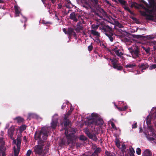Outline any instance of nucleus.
Here are the masks:
<instances>
[{
    "instance_id": "63",
    "label": "nucleus",
    "mask_w": 156,
    "mask_h": 156,
    "mask_svg": "<svg viewBox=\"0 0 156 156\" xmlns=\"http://www.w3.org/2000/svg\"><path fill=\"white\" fill-rule=\"evenodd\" d=\"M66 6L68 8H69L70 7L69 6H68L67 5H66Z\"/></svg>"
},
{
    "instance_id": "36",
    "label": "nucleus",
    "mask_w": 156,
    "mask_h": 156,
    "mask_svg": "<svg viewBox=\"0 0 156 156\" xmlns=\"http://www.w3.org/2000/svg\"><path fill=\"white\" fill-rule=\"evenodd\" d=\"M146 137L148 140L150 141H154V140H155V139L154 138L149 137L148 136H147Z\"/></svg>"
},
{
    "instance_id": "30",
    "label": "nucleus",
    "mask_w": 156,
    "mask_h": 156,
    "mask_svg": "<svg viewBox=\"0 0 156 156\" xmlns=\"http://www.w3.org/2000/svg\"><path fill=\"white\" fill-rule=\"evenodd\" d=\"M136 152L138 155H140L141 154V150L140 148L138 147L136 149Z\"/></svg>"
},
{
    "instance_id": "59",
    "label": "nucleus",
    "mask_w": 156,
    "mask_h": 156,
    "mask_svg": "<svg viewBox=\"0 0 156 156\" xmlns=\"http://www.w3.org/2000/svg\"><path fill=\"white\" fill-rule=\"evenodd\" d=\"M51 1L52 2V3H54L55 1V0H51Z\"/></svg>"
},
{
    "instance_id": "14",
    "label": "nucleus",
    "mask_w": 156,
    "mask_h": 156,
    "mask_svg": "<svg viewBox=\"0 0 156 156\" xmlns=\"http://www.w3.org/2000/svg\"><path fill=\"white\" fill-rule=\"evenodd\" d=\"M147 127L148 129L152 133V136H155L156 134L154 132V129L151 126H150L149 125H147Z\"/></svg>"
},
{
    "instance_id": "55",
    "label": "nucleus",
    "mask_w": 156,
    "mask_h": 156,
    "mask_svg": "<svg viewBox=\"0 0 156 156\" xmlns=\"http://www.w3.org/2000/svg\"><path fill=\"white\" fill-rule=\"evenodd\" d=\"M58 8L59 9H61L62 7V5L60 4H58Z\"/></svg>"
},
{
    "instance_id": "27",
    "label": "nucleus",
    "mask_w": 156,
    "mask_h": 156,
    "mask_svg": "<svg viewBox=\"0 0 156 156\" xmlns=\"http://www.w3.org/2000/svg\"><path fill=\"white\" fill-rule=\"evenodd\" d=\"M142 48H143V49L147 53H149L150 52V48L148 47L147 48H146L144 47H142Z\"/></svg>"
},
{
    "instance_id": "13",
    "label": "nucleus",
    "mask_w": 156,
    "mask_h": 156,
    "mask_svg": "<svg viewBox=\"0 0 156 156\" xmlns=\"http://www.w3.org/2000/svg\"><path fill=\"white\" fill-rule=\"evenodd\" d=\"M15 10V11L16 16H19V14L20 13V10L19 7L17 5L14 6Z\"/></svg>"
},
{
    "instance_id": "56",
    "label": "nucleus",
    "mask_w": 156,
    "mask_h": 156,
    "mask_svg": "<svg viewBox=\"0 0 156 156\" xmlns=\"http://www.w3.org/2000/svg\"><path fill=\"white\" fill-rule=\"evenodd\" d=\"M134 153H133V152H132V153H130V156H134Z\"/></svg>"
},
{
    "instance_id": "20",
    "label": "nucleus",
    "mask_w": 156,
    "mask_h": 156,
    "mask_svg": "<svg viewBox=\"0 0 156 156\" xmlns=\"http://www.w3.org/2000/svg\"><path fill=\"white\" fill-rule=\"evenodd\" d=\"M14 120H16L18 123H21L24 121L23 119L20 117H16L14 119Z\"/></svg>"
},
{
    "instance_id": "62",
    "label": "nucleus",
    "mask_w": 156,
    "mask_h": 156,
    "mask_svg": "<svg viewBox=\"0 0 156 156\" xmlns=\"http://www.w3.org/2000/svg\"><path fill=\"white\" fill-rule=\"evenodd\" d=\"M3 2H4L2 0H0V3H3Z\"/></svg>"
},
{
    "instance_id": "22",
    "label": "nucleus",
    "mask_w": 156,
    "mask_h": 156,
    "mask_svg": "<svg viewBox=\"0 0 156 156\" xmlns=\"http://www.w3.org/2000/svg\"><path fill=\"white\" fill-rule=\"evenodd\" d=\"M136 65L135 64H128L126 65L125 66V67L126 68H133L135 67Z\"/></svg>"
},
{
    "instance_id": "47",
    "label": "nucleus",
    "mask_w": 156,
    "mask_h": 156,
    "mask_svg": "<svg viewBox=\"0 0 156 156\" xmlns=\"http://www.w3.org/2000/svg\"><path fill=\"white\" fill-rule=\"evenodd\" d=\"M69 115H68L66 113L65 115V117L63 119H69L68 118L69 117Z\"/></svg>"
},
{
    "instance_id": "45",
    "label": "nucleus",
    "mask_w": 156,
    "mask_h": 156,
    "mask_svg": "<svg viewBox=\"0 0 156 156\" xmlns=\"http://www.w3.org/2000/svg\"><path fill=\"white\" fill-rule=\"evenodd\" d=\"M129 150L130 153H132V152H133V153H135V151L133 148H129Z\"/></svg>"
},
{
    "instance_id": "60",
    "label": "nucleus",
    "mask_w": 156,
    "mask_h": 156,
    "mask_svg": "<svg viewBox=\"0 0 156 156\" xmlns=\"http://www.w3.org/2000/svg\"><path fill=\"white\" fill-rule=\"evenodd\" d=\"M119 27L120 28H122V26L121 24H119Z\"/></svg>"
},
{
    "instance_id": "61",
    "label": "nucleus",
    "mask_w": 156,
    "mask_h": 156,
    "mask_svg": "<svg viewBox=\"0 0 156 156\" xmlns=\"http://www.w3.org/2000/svg\"><path fill=\"white\" fill-rule=\"evenodd\" d=\"M73 110V108H70V109L69 111H71V112H72Z\"/></svg>"
},
{
    "instance_id": "39",
    "label": "nucleus",
    "mask_w": 156,
    "mask_h": 156,
    "mask_svg": "<svg viewBox=\"0 0 156 156\" xmlns=\"http://www.w3.org/2000/svg\"><path fill=\"white\" fill-rule=\"evenodd\" d=\"M31 152L32 151L31 150H28L27 152V154H26V156H30Z\"/></svg>"
},
{
    "instance_id": "29",
    "label": "nucleus",
    "mask_w": 156,
    "mask_h": 156,
    "mask_svg": "<svg viewBox=\"0 0 156 156\" xmlns=\"http://www.w3.org/2000/svg\"><path fill=\"white\" fill-rule=\"evenodd\" d=\"M5 142L3 140V138L2 137L0 138V145H5Z\"/></svg>"
},
{
    "instance_id": "17",
    "label": "nucleus",
    "mask_w": 156,
    "mask_h": 156,
    "mask_svg": "<svg viewBox=\"0 0 156 156\" xmlns=\"http://www.w3.org/2000/svg\"><path fill=\"white\" fill-rule=\"evenodd\" d=\"M94 152L95 153H96L97 154H99L101 152V148L99 147H96L94 148Z\"/></svg>"
},
{
    "instance_id": "23",
    "label": "nucleus",
    "mask_w": 156,
    "mask_h": 156,
    "mask_svg": "<svg viewBox=\"0 0 156 156\" xmlns=\"http://www.w3.org/2000/svg\"><path fill=\"white\" fill-rule=\"evenodd\" d=\"M114 51L116 55L118 56H120L122 55V52H120L119 50H116L115 49H114Z\"/></svg>"
},
{
    "instance_id": "64",
    "label": "nucleus",
    "mask_w": 156,
    "mask_h": 156,
    "mask_svg": "<svg viewBox=\"0 0 156 156\" xmlns=\"http://www.w3.org/2000/svg\"><path fill=\"white\" fill-rule=\"evenodd\" d=\"M63 107H64V106H62V108H63Z\"/></svg>"
},
{
    "instance_id": "37",
    "label": "nucleus",
    "mask_w": 156,
    "mask_h": 156,
    "mask_svg": "<svg viewBox=\"0 0 156 156\" xmlns=\"http://www.w3.org/2000/svg\"><path fill=\"white\" fill-rule=\"evenodd\" d=\"M156 68V64H154L152 65L151 66H150L149 68V69L150 70H152L153 69H154Z\"/></svg>"
},
{
    "instance_id": "4",
    "label": "nucleus",
    "mask_w": 156,
    "mask_h": 156,
    "mask_svg": "<svg viewBox=\"0 0 156 156\" xmlns=\"http://www.w3.org/2000/svg\"><path fill=\"white\" fill-rule=\"evenodd\" d=\"M65 134L68 139V144H69L71 143L73 140L75 138V134L76 133L75 129L71 127H69L68 129L66 128L65 129Z\"/></svg>"
},
{
    "instance_id": "58",
    "label": "nucleus",
    "mask_w": 156,
    "mask_h": 156,
    "mask_svg": "<svg viewBox=\"0 0 156 156\" xmlns=\"http://www.w3.org/2000/svg\"><path fill=\"white\" fill-rule=\"evenodd\" d=\"M97 40L98 42H99L101 43V41L99 38L97 39Z\"/></svg>"
},
{
    "instance_id": "35",
    "label": "nucleus",
    "mask_w": 156,
    "mask_h": 156,
    "mask_svg": "<svg viewBox=\"0 0 156 156\" xmlns=\"http://www.w3.org/2000/svg\"><path fill=\"white\" fill-rule=\"evenodd\" d=\"M77 28L78 29H81L82 28L81 23L79 22L78 23L77 25Z\"/></svg>"
},
{
    "instance_id": "44",
    "label": "nucleus",
    "mask_w": 156,
    "mask_h": 156,
    "mask_svg": "<svg viewBox=\"0 0 156 156\" xmlns=\"http://www.w3.org/2000/svg\"><path fill=\"white\" fill-rule=\"evenodd\" d=\"M22 16L23 17V19L21 20L22 22H26L27 20L26 18L23 16Z\"/></svg>"
},
{
    "instance_id": "54",
    "label": "nucleus",
    "mask_w": 156,
    "mask_h": 156,
    "mask_svg": "<svg viewBox=\"0 0 156 156\" xmlns=\"http://www.w3.org/2000/svg\"><path fill=\"white\" fill-rule=\"evenodd\" d=\"M23 139L24 140H25L26 141H27V139L26 136H23Z\"/></svg>"
},
{
    "instance_id": "6",
    "label": "nucleus",
    "mask_w": 156,
    "mask_h": 156,
    "mask_svg": "<svg viewBox=\"0 0 156 156\" xmlns=\"http://www.w3.org/2000/svg\"><path fill=\"white\" fill-rule=\"evenodd\" d=\"M144 34L141 35L133 34L132 36L134 38H136L138 39H142L144 41L153 39L155 37L154 35H151L146 36H144Z\"/></svg>"
},
{
    "instance_id": "41",
    "label": "nucleus",
    "mask_w": 156,
    "mask_h": 156,
    "mask_svg": "<svg viewBox=\"0 0 156 156\" xmlns=\"http://www.w3.org/2000/svg\"><path fill=\"white\" fill-rule=\"evenodd\" d=\"M93 48V47L91 45V44L88 47V49L89 51H91L92 50Z\"/></svg>"
},
{
    "instance_id": "21",
    "label": "nucleus",
    "mask_w": 156,
    "mask_h": 156,
    "mask_svg": "<svg viewBox=\"0 0 156 156\" xmlns=\"http://www.w3.org/2000/svg\"><path fill=\"white\" fill-rule=\"evenodd\" d=\"M96 30H91V34L94 36H96L98 37H100V34L98 32L95 31Z\"/></svg>"
},
{
    "instance_id": "52",
    "label": "nucleus",
    "mask_w": 156,
    "mask_h": 156,
    "mask_svg": "<svg viewBox=\"0 0 156 156\" xmlns=\"http://www.w3.org/2000/svg\"><path fill=\"white\" fill-rule=\"evenodd\" d=\"M2 153V156H5V151L1 152Z\"/></svg>"
},
{
    "instance_id": "9",
    "label": "nucleus",
    "mask_w": 156,
    "mask_h": 156,
    "mask_svg": "<svg viewBox=\"0 0 156 156\" xmlns=\"http://www.w3.org/2000/svg\"><path fill=\"white\" fill-rule=\"evenodd\" d=\"M74 30H63L64 32L69 35V38L70 39L71 37L73 35L74 37H76V33L73 31Z\"/></svg>"
},
{
    "instance_id": "12",
    "label": "nucleus",
    "mask_w": 156,
    "mask_h": 156,
    "mask_svg": "<svg viewBox=\"0 0 156 156\" xmlns=\"http://www.w3.org/2000/svg\"><path fill=\"white\" fill-rule=\"evenodd\" d=\"M149 66L147 63H142L141 65L139 66L140 68L141 69L142 71L143 72V70H145L147 68H148Z\"/></svg>"
},
{
    "instance_id": "19",
    "label": "nucleus",
    "mask_w": 156,
    "mask_h": 156,
    "mask_svg": "<svg viewBox=\"0 0 156 156\" xmlns=\"http://www.w3.org/2000/svg\"><path fill=\"white\" fill-rule=\"evenodd\" d=\"M107 59L109 60L111 62L112 65L116 63H118V61L115 58L113 59L111 58H107Z\"/></svg>"
},
{
    "instance_id": "38",
    "label": "nucleus",
    "mask_w": 156,
    "mask_h": 156,
    "mask_svg": "<svg viewBox=\"0 0 156 156\" xmlns=\"http://www.w3.org/2000/svg\"><path fill=\"white\" fill-rule=\"evenodd\" d=\"M137 4L135 2H132V4L131 5V7H135V8H137L138 7L137 6Z\"/></svg>"
},
{
    "instance_id": "34",
    "label": "nucleus",
    "mask_w": 156,
    "mask_h": 156,
    "mask_svg": "<svg viewBox=\"0 0 156 156\" xmlns=\"http://www.w3.org/2000/svg\"><path fill=\"white\" fill-rule=\"evenodd\" d=\"M126 149V147L125 144H122V145L121 151L122 153L125 151V150Z\"/></svg>"
},
{
    "instance_id": "51",
    "label": "nucleus",
    "mask_w": 156,
    "mask_h": 156,
    "mask_svg": "<svg viewBox=\"0 0 156 156\" xmlns=\"http://www.w3.org/2000/svg\"><path fill=\"white\" fill-rule=\"evenodd\" d=\"M98 154H97L96 153H95L94 152L91 154V156H98Z\"/></svg>"
},
{
    "instance_id": "57",
    "label": "nucleus",
    "mask_w": 156,
    "mask_h": 156,
    "mask_svg": "<svg viewBox=\"0 0 156 156\" xmlns=\"http://www.w3.org/2000/svg\"><path fill=\"white\" fill-rule=\"evenodd\" d=\"M118 108L119 109V110L120 111H124V110H122V109H123L122 108Z\"/></svg>"
},
{
    "instance_id": "33",
    "label": "nucleus",
    "mask_w": 156,
    "mask_h": 156,
    "mask_svg": "<svg viewBox=\"0 0 156 156\" xmlns=\"http://www.w3.org/2000/svg\"><path fill=\"white\" fill-rule=\"evenodd\" d=\"M87 138L83 135L80 136V139L81 140L85 141L87 140Z\"/></svg>"
},
{
    "instance_id": "46",
    "label": "nucleus",
    "mask_w": 156,
    "mask_h": 156,
    "mask_svg": "<svg viewBox=\"0 0 156 156\" xmlns=\"http://www.w3.org/2000/svg\"><path fill=\"white\" fill-rule=\"evenodd\" d=\"M124 8L125 9L128 11L129 12H130V13L132 14V12H131V11L129 9V8L128 7H127L126 6H125V7H124Z\"/></svg>"
},
{
    "instance_id": "50",
    "label": "nucleus",
    "mask_w": 156,
    "mask_h": 156,
    "mask_svg": "<svg viewBox=\"0 0 156 156\" xmlns=\"http://www.w3.org/2000/svg\"><path fill=\"white\" fill-rule=\"evenodd\" d=\"M72 113L71 111H69L66 113L70 115L72 114Z\"/></svg>"
},
{
    "instance_id": "11",
    "label": "nucleus",
    "mask_w": 156,
    "mask_h": 156,
    "mask_svg": "<svg viewBox=\"0 0 156 156\" xmlns=\"http://www.w3.org/2000/svg\"><path fill=\"white\" fill-rule=\"evenodd\" d=\"M152 154V152L150 150L146 149L143 152L142 155V156H151Z\"/></svg>"
},
{
    "instance_id": "8",
    "label": "nucleus",
    "mask_w": 156,
    "mask_h": 156,
    "mask_svg": "<svg viewBox=\"0 0 156 156\" xmlns=\"http://www.w3.org/2000/svg\"><path fill=\"white\" fill-rule=\"evenodd\" d=\"M105 34L108 36L111 41H113V39L112 36L113 35V30H103Z\"/></svg>"
},
{
    "instance_id": "16",
    "label": "nucleus",
    "mask_w": 156,
    "mask_h": 156,
    "mask_svg": "<svg viewBox=\"0 0 156 156\" xmlns=\"http://www.w3.org/2000/svg\"><path fill=\"white\" fill-rule=\"evenodd\" d=\"M70 19L73 20V21L76 22L77 19L76 17L75 14L74 12H73L70 14Z\"/></svg>"
},
{
    "instance_id": "5",
    "label": "nucleus",
    "mask_w": 156,
    "mask_h": 156,
    "mask_svg": "<svg viewBox=\"0 0 156 156\" xmlns=\"http://www.w3.org/2000/svg\"><path fill=\"white\" fill-rule=\"evenodd\" d=\"M21 142V136L18 135L16 138V141L15 140L13 141L14 143L17 146L16 149L15 147H14V156H18L20 149V145Z\"/></svg>"
},
{
    "instance_id": "43",
    "label": "nucleus",
    "mask_w": 156,
    "mask_h": 156,
    "mask_svg": "<svg viewBox=\"0 0 156 156\" xmlns=\"http://www.w3.org/2000/svg\"><path fill=\"white\" fill-rule=\"evenodd\" d=\"M92 28L94 29H98L99 27L98 25H93L92 26Z\"/></svg>"
},
{
    "instance_id": "1",
    "label": "nucleus",
    "mask_w": 156,
    "mask_h": 156,
    "mask_svg": "<svg viewBox=\"0 0 156 156\" xmlns=\"http://www.w3.org/2000/svg\"><path fill=\"white\" fill-rule=\"evenodd\" d=\"M48 137L46 129L42 128L40 131H36L35 133V138L36 139H39L38 145H36L34 148L36 154L41 155V154H45L48 151V147L44 146V141L42 140H46Z\"/></svg>"
},
{
    "instance_id": "10",
    "label": "nucleus",
    "mask_w": 156,
    "mask_h": 156,
    "mask_svg": "<svg viewBox=\"0 0 156 156\" xmlns=\"http://www.w3.org/2000/svg\"><path fill=\"white\" fill-rule=\"evenodd\" d=\"M58 123V119L57 118H53L51 122V127L53 129H55Z\"/></svg>"
},
{
    "instance_id": "15",
    "label": "nucleus",
    "mask_w": 156,
    "mask_h": 156,
    "mask_svg": "<svg viewBox=\"0 0 156 156\" xmlns=\"http://www.w3.org/2000/svg\"><path fill=\"white\" fill-rule=\"evenodd\" d=\"M70 123V121H69V119H63V123L65 127L69 126Z\"/></svg>"
},
{
    "instance_id": "28",
    "label": "nucleus",
    "mask_w": 156,
    "mask_h": 156,
    "mask_svg": "<svg viewBox=\"0 0 156 156\" xmlns=\"http://www.w3.org/2000/svg\"><path fill=\"white\" fill-rule=\"evenodd\" d=\"M26 126L25 125H22L20 126V130L21 131H23L26 129Z\"/></svg>"
},
{
    "instance_id": "32",
    "label": "nucleus",
    "mask_w": 156,
    "mask_h": 156,
    "mask_svg": "<svg viewBox=\"0 0 156 156\" xmlns=\"http://www.w3.org/2000/svg\"><path fill=\"white\" fill-rule=\"evenodd\" d=\"M115 142L118 147H119L120 146V145L119 141L117 139H116V140L115 141Z\"/></svg>"
},
{
    "instance_id": "25",
    "label": "nucleus",
    "mask_w": 156,
    "mask_h": 156,
    "mask_svg": "<svg viewBox=\"0 0 156 156\" xmlns=\"http://www.w3.org/2000/svg\"><path fill=\"white\" fill-rule=\"evenodd\" d=\"M121 31H122L123 32V34H122V36H129V35L130 34L129 33L126 32L125 30L123 31L122 30H119V32H121Z\"/></svg>"
},
{
    "instance_id": "26",
    "label": "nucleus",
    "mask_w": 156,
    "mask_h": 156,
    "mask_svg": "<svg viewBox=\"0 0 156 156\" xmlns=\"http://www.w3.org/2000/svg\"><path fill=\"white\" fill-rule=\"evenodd\" d=\"M149 117V116H148L147 117V120H146V124L147 125H150L151 124V119H149L148 118Z\"/></svg>"
},
{
    "instance_id": "49",
    "label": "nucleus",
    "mask_w": 156,
    "mask_h": 156,
    "mask_svg": "<svg viewBox=\"0 0 156 156\" xmlns=\"http://www.w3.org/2000/svg\"><path fill=\"white\" fill-rule=\"evenodd\" d=\"M42 21L43 23L44 24H51V23L50 22H44V21L43 20H42Z\"/></svg>"
},
{
    "instance_id": "42",
    "label": "nucleus",
    "mask_w": 156,
    "mask_h": 156,
    "mask_svg": "<svg viewBox=\"0 0 156 156\" xmlns=\"http://www.w3.org/2000/svg\"><path fill=\"white\" fill-rule=\"evenodd\" d=\"M111 125L113 129H116V127L115 126V124L113 122H111Z\"/></svg>"
},
{
    "instance_id": "31",
    "label": "nucleus",
    "mask_w": 156,
    "mask_h": 156,
    "mask_svg": "<svg viewBox=\"0 0 156 156\" xmlns=\"http://www.w3.org/2000/svg\"><path fill=\"white\" fill-rule=\"evenodd\" d=\"M105 154L107 156H112V154L110 151H106Z\"/></svg>"
},
{
    "instance_id": "7",
    "label": "nucleus",
    "mask_w": 156,
    "mask_h": 156,
    "mask_svg": "<svg viewBox=\"0 0 156 156\" xmlns=\"http://www.w3.org/2000/svg\"><path fill=\"white\" fill-rule=\"evenodd\" d=\"M130 52L133 58H136L139 57L140 51L138 47H136V48L133 49L129 48V49Z\"/></svg>"
},
{
    "instance_id": "3",
    "label": "nucleus",
    "mask_w": 156,
    "mask_h": 156,
    "mask_svg": "<svg viewBox=\"0 0 156 156\" xmlns=\"http://www.w3.org/2000/svg\"><path fill=\"white\" fill-rule=\"evenodd\" d=\"M141 6L145 11H140L141 15L145 16L147 19L156 22V16L155 15L154 11L156 10V6L155 5L153 7L152 6H149L148 4L144 2Z\"/></svg>"
},
{
    "instance_id": "48",
    "label": "nucleus",
    "mask_w": 156,
    "mask_h": 156,
    "mask_svg": "<svg viewBox=\"0 0 156 156\" xmlns=\"http://www.w3.org/2000/svg\"><path fill=\"white\" fill-rule=\"evenodd\" d=\"M137 127V123L136 122L133 125H132L133 128H136Z\"/></svg>"
},
{
    "instance_id": "2",
    "label": "nucleus",
    "mask_w": 156,
    "mask_h": 156,
    "mask_svg": "<svg viewBox=\"0 0 156 156\" xmlns=\"http://www.w3.org/2000/svg\"><path fill=\"white\" fill-rule=\"evenodd\" d=\"M104 123L103 119L101 118L98 117V114L95 113H92L91 117L89 118L88 123L89 125L91 126V129L93 133H91L89 129H87L85 131V133L89 138L92 139L94 141H96L98 138L96 136L99 133L98 130L99 127L95 128L94 126L102 125Z\"/></svg>"
},
{
    "instance_id": "18",
    "label": "nucleus",
    "mask_w": 156,
    "mask_h": 156,
    "mask_svg": "<svg viewBox=\"0 0 156 156\" xmlns=\"http://www.w3.org/2000/svg\"><path fill=\"white\" fill-rule=\"evenodd\" d=\"M113 68L115 69H117L118 70H122L123 68V67L122 66H118L117 63L113 65Z\"/></svg>"
},
{
    "instance_id": "53",
    "label": "nucleus",
    "mask_w": 156,
    "mask_h": 156,
    "mask_svg": "<svg viewBox=\"0 0 156 156\" xmlns=\"http://www.w3.org/2000/svg\"><path fill=\"white\" fill-rule=\"evenodd\" d=\"M127 106H125L124 107H123V109L122 110L124 111H125L126 109H127Z\"/></svg>"
},
{
    "instance_id": "24",
    "label": "nucleus",
    "mask_w": 156,
    "mask_h": 156,
    "mask_svg": "<svg viewBox=\"0 0 156 156\" xmlns=\"http://www.w3.org/2000/svg\"><path fill=\"white\" fill-rule=\"evenodd\" d=\"M6 148L4 145H0V153L1 152L5 151Z\"/></svg>"
},
{
    "instance_id": "40",
    "label": "nucleus",
    "mask_w": 156,
    "mask_h": 156,
    "mask_svg": "<svg viewBox=\"0 0 156 156\" xmlns=\"http://www.w3.org/2000/svg\"><path fill=\"white\" fill-rule=\"evenodd\" d=\"M119 2L122 5H126V2L124 0H119Z\"/></svg>"
}]
</instances>
